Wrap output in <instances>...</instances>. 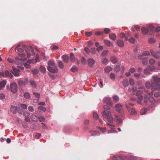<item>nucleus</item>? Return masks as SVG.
I'll list each match as a JSON object with an SVG mask.
<instances>
[{"instance_id": "51", "label": "nucleus", "mask_w": 160, "mask_h": 160, "mask_svg": "<svg viewBox=\"0 0 160 160\" xmlns=\"http://www.w3.org/2000/svg\"><path fill=\"white\" fill-rule=\"evenodd\" d=\"M88 47H91L93 45V43L91 41H89L88 42Z\"/></svg>"}, {"instance_id": "31", "label": "nucleus", "mask_w": 160, "mask_h": 160, "mask_svg": "<svg viewBox=\"0 0 160 160\" xmlns=\"http://www.w3.org/2000/svg\"><path fill=\"white\" fill-rule=\"evenodd\" d=\"M147 111V109L146 108H144L141 109L140 111V114L141 115L145 114Z\"/></svg>"}, {"instance_id": "26", "label": "nucleus", "mask_w": 160, "mask_h": 160, "mask_svg": "<svg viewBox=\"0 0 160 160\" xmlns=\"http://www.w3.org/2000/svg\"><path fill=\"white\" fill-rule=\"evenodd\" d=\"M145 86L148 88H150L151 87H152V83H150L149 82H147L145 83Z\"/></svg>"}, {"instance_id": "60", "label": "nucleus", "mask_w": 160, "mask_h": 160, "mask_svg": "<svg viewBox=\"0 0 160 160\" xmlns=\"http://www.w3.org/2000/svg\"><path fill=\"white\" fill-rule=\"evenodd\" d=\"M38 109H39L41 110H42V111L44 112L46 111V108H45L44 107H42V106H39L38 107Z\"/></svg>"}, {"instance_id": "23", "label": "nucleus", "mask_w": 160, "mask_h": 160, "mask_svg": "<svg viewBox=\"0 0 160 160\" xmlns=\"http://www.w3.org/2000/svg\"><path fill=\"white\" fill-rule=\"evenodd\" d=\"M6 81H2L0 82V89H1L2 88L4 87L6 84Z\"/></svg>"}, {"instance_id": "41", "label": "nucleus", "mask_w": 160, "mask_h": 160, "mask_svg": "<svg viewBox=\"0 0 160 160\" xmlns=\"http://www.w3.org/2000/svg\"><path fill=\"white\" fill-rule=\"evenodd\" d=\"M109 51L108 50H105L103 51L101 55L102 56L104 57L106 56L108 54Z\"/></svg>"}, {"instance_id": "6", "label": "nucleus", "mask_w": 160, "mask_h": 160, "mask_svg": "<svg viewBox=\"0 0 160 160\" xmlns=\"http://www.w3.org/2000/svg\"><path fill=\"white\" fill-rule=\"evenodd\" d=\"M148 90L145 89L144 87H141L138 88V90L137 92L136 95H138V94L141 95L144 92H148Z\"/></svg>"}, {"instance_id": "20", "label": "nucleus", "mask_w": 160, "mask_h": 160, "mask_svg": "<svg viewBox=\"0 0 160 160\" xmlns=\"http://www.w3.org/2000/svg\"><path fill=\"white\" fill-rule=\"evenodd\" d=\"M126 158H124V159L128 160H137V158L136 157L131 156L128 157H126Z\"/></svg>"}, {"instance_id": "35", "label": "nucleus", "mask_w": 160, "mask_h": 160, "mask_svg": "<svg viewBox=\"0 0 160 160\" xmlns=\"http://www.w3.org/2000/svg\"><path fill=\"white\" fill-rule=\"evenodd\" d=\"M18 83L19 86H24L23 81L22 80L19 79L18 82Z\"/></svg>"}, {"instance_id": "36", "label": "nucleus", "mask_w": 160, "mask_h": 160, "mask_svg": "<svg viewBox=\"0 0 160 160\" xmlns=\"http://www.w3.org/2000/svg\"><path fill=\"white\" fill-rule=\"evenodd\" d=\"M19 46V45L18 46L16 47V49L17 50V51L19 52H23L24 51V50L23 49H22V48H18V47Z\"/></svg>"}, {"instance_id": "22", "label": "nucleus", "mask_w": 160, "mask_h": 160, "mask_svg": "<svg viewBox=\"0 0 160 160\" xmlns=\"http://www.w3.org/2000/svg\"><path fill=\"white\" fill-rule=\"evenodd\" d=\"M118 61V59L115 56H112L111 58V62L113 63H116Z\"/></svg>"}, {"instance_id": "30", "label": "nucleus", "mask_w": 160, "mask_h": 160, "mask_svg": "<svg viewBox=\"0 0 160 160\" xmlns=\"http://www.w3.org/2000/svg\"><path fill=\"white\" fill-rule=\"evenodd\" d=\"M148 59L147 58L145 57L143 58L142 63L144 65H146L148 63Z\"/></svg>"}, {"instance_id": "16", "label": "nucleus", "mask_w": 160, "mask_h": 160, "mask_svg": "<svg viewBox=\"0 0 160 160\" xmlns=\"http://www.w3.org/2000/svg\"><path fill=\"white\" fill-rule=\"evenodd\" d=\"M31 118L32 120L34 122H37L38 120V117L34 114L31 115Z\"/></svg>"}, {"instance_id": "38", "label": "nucleus", "mask_w": 160, "mask_h": 160, "mask_svg": "<svg viewBox=\"0 0 160 160\" xmlns=\"http://www.w3.org/2000/svg\"><path fill=\"white\" fill-rule=\"evenodd\" d=\"M143 73L145 74H150L149 69H148V67L146 68L144 70Z\"/></svg>"}, {"instance_id": "7", "label": "nucleus", "mask_w": 160, "mask_h": 160, "mask_svg": "<svg viewBox=\"0 0 160 160\" xmlns=\"http://www.w3.org/2000/svg\"><path fill=\"white\" fill-rule=\"evenodd\" d=\"M125 106L130 114L132 115L136 113V110L134 108H131L129 105L127 104H125Z\"/></svg>"}, {"instance_id": "29", "label": "nucleus", "mask_w": 160, "mask_h": 160, "mask_svg": "<svg viewBox=\"0 0 160 160\" xmlns=\"http://www.w3.org/2000/svg\"><path fill=\"white\" fill-rule=\"evenodd\" d=\"M58 62L59 67L61 69H62L64 68V65L62 62L60 61H58Z\"/></svg>"}, {"instance_id": "58", "label": "nucleus", "mask_w": 160, "mask_h": 160, "mask_svg": "<svg viewBox=\"0 0 160 160\" xmlns=\"http://www.w3.org/2000/svg\"><path fill=\"white\" fill-rule=\"evenodd\" d=\"M140 73H135L134 74V76L137 79H139L140 76Z\"/></svg>"}, {"instance_id": "2", "label": "nucleus", "mask_w": 160, "mask_h": 160, "mask_svg": "<svg viewBox=\"0 0 160 160\" xmlns=\"http://www.w3.org/2000/svg\"><path fill=\"white\" fill-rule=\"evenodd\" d=\"M103 108L105 110L102 112V115L104 118H106L109 122L110 120V107L109 106L106 105H104Z\"/></svg>"}, {"instance_id": "46", "label": "nucleus", "mask_w": 160, "mask_h": 160, "mask_svg": "<svg viewBox=\"0 0 160 160\" xmlns=\"http://www.w3.org/2000/svg\"><path fill=\"white\" fill-rule=\"evenodd\" d=\"M24 98L26 99H28L30 97V94L28 92H25L24 94Z\"/></svg>"}, {"instance_id": "15", "label": "nucleus", "mask_w": 160, "mask_h": 160, "mask_svg": "<svg viewBox=\"0 0 160 160\" xmlns=\"http://www.w3.org/2000/svg\"><path fill=\"white\" fill-rule=\"evenodd\" d=\"M62 58L64 62L67 63L69 61V57L66 55H63L62 57Z\"/></svg>"}, {"instance_id": "57", "label": "nucleus", "mask_w": 160, "mask_h": 160, "mask_svg": "<svg viewBox=\"0 0 160 160\" xmlns=\"http://www.w3.org/2000/svg\"><path fill=\"white\" fill-rule=\"evenodd\" d=\"M135 71V69L134 68H131L129 69V72L131 73H133Z\"/></svg>"}, {"instance_id": "34", "label": "nucleus", "mask_w": 160, "mask_h": 160, "mask_svg": "<svg viewBox=\"0 0 160 160\" xmlns=\"http://www.w3.org/2000/svg\"><path fill=\"white\" fill-rule=\"evenodd\" d=\"M150 52L148 51H145L143 52L142 55L144 56H149L150 55Z\"/></svg>"}, {"instance_id": "56", "label": "nucleus", "mask_w": 160, "mask_h": 160, "mask_svg": "<svg viewBox=\"0 0 160 160\" xmlns=\"http://www.w3.org/2000/svg\"><path fill=\"white\" fill-rule=\"evenodd\" d=\"M85 51L88 54H89L90 52V50L87 47L84 48Z\"/></svg>"}, {"instance_id": "64", "label": "nucleus", "mask_w": 160, "mask_h": 160, "mask_svg": "<svg viewBox=\"0 0 160 160\" xmlns=\"http://www.w3.org/2000/svg\"><path fill=\"white\" fill-rule=\"evenodd\" d=\"M154 96L156 98L160 96V92H156L154 94Z\"/></svg>"}, {"instance_id": "1", "label": "nucleus", "mask_w": 160, "mask_h": 160, "mask_svg": "<svg viewBox=\"0 0 160 160\" xmlns=\"http://www.w3.org/2000/svg\"><path fill=\"white\" fill-rule=\"evenodd\" d=\"M152 88L154 90H160V78L157 76H152L151 80Z\"/></svg>"}, {"instance_id": "42", "label": "nucleus", "mask_w": 160, "mask_h": 160, "mask_svg": "<svg viewBox=\"0 0 160 160\" xmlns=\"http://www.w3.org/2000/svg\"><path fill=\"white\" fill-rule=\"evenodd\" d=\"M116 35L114 33H112L111 35V39L113 40H116Z\"/></svg>"}, {"instance_id": "43", "label": "nucleus", "mask_w": 160, "mask_h": 160, "mask_svg": "<svg viewBox=\"0 0 160 160\" xmlns=\"http://www.w3.org/2000/svg\"><path fill=\"white\" fill-rule=\"evenodd\" d=\"M104 70L106 73H109L110 71V67L108 66L104 68Z\"/></svg>"}, {"instance_id": "12", "label": "nucleus", "mask_w": 160, "mask_h": 160, "mask_svg": "<svg viewBox=\"0 0 160 160\" xmlns=\"http://www.w3.org/2000/svg\"><path fill=\"white\" fill-rule=\"evenodd\" d=\"M22 47L25 49L26 52H28L30 49H31L32 52L33 51V49H32V47L31 46L28 47L25 45H22Z\"/></svg>"}, {"instance_id": "25", "label": "nucleus", "mask_w": 160, "mask_h": 160, "mask_svg": "<svg viewBox=\"0 0 160 160\" xmlns=\"http://www.w3.org/2000/svg\"><path fill=\"white\" fill-rule=\"evenodd\" d=\"M148 100L149 102L152 104H154L155 103L156 101L153 98V97L151 96L150 97L148 98Z\"/></svg>"}, {"instance_id": "28", "label": "nucleus", "mask_w": 160, "mask_h": 160, "mask_svg": "<svg viewBox=\"0 0 160 160\" xmlns=\"http://www.w3.org/2000/svg\"><path fill=\"white\" fill-rule=\"evenodd\" d=\"M123 85L125 87H127L128 85V79H124L122 81Z\"/></svg>"}, {"instance_id": "24", "label": "nucleus", "mask_w": 160, "mask_h": 160, "mask_svg": "<svg viewBox=\"0 0 160 160\" xmlns=\"http://www.w3.org/2000/svg\"><path fill=\"white\" fill-rule=\"evenodd\" d=\"M112 99L115 102H118L119 101V98L117 95H114L112 96Z\"/></svg>"}, {"instance_id": "47", "label": "nucleus", "mask_w": 160, "mask_h": 160, "mask_svg": "<svg viewBox=\"0 0 160 160\" xmlns=\"http://www.w3.org/2000/svg\"><path fill=\"white\" fill-rule=\"evenodd\" d=\"M33 95L35 96V98H39L40 97V94L39 93L35 92H33Z\"/></svg>"}, {"instance_id": "53", "label": "nucleus", "mask_w": 160, "mask_h": 160, "mask_svg": "<svg viewBox=\"0 0 160 160\" xmlns=\"http://www.w3.org/2000/svg\"><path fill=\"white\" fill-rule=\"evenodd\" d=\"M78 70V68L76 67H72L71 68V70L72 72H75L77 71Z\"/></svg>"}, {"instance_id": "48", "label": "nucleus", "mask_w": 160, "mask_h": 160, "mask_svg": "<svg viewBox=\"0 0 160 160\" xmlns=\"http://www.w3.org/2000/svg\"><path fill=\"white\" fill-rule=\"evenodd\" d=\"M93 117L94 119H97L99 117L97 113L94 112L93 113Z\"/></svg>"}, {"instance_id": "49", "label": "nucleus", "mask_w": 160, "mask_h": 160, "mask_svg": "<svg viewBox=\"0 0 160 160\" xmlns=\"http://www.w3.org/2000/svg\"><path fill=\"white\" fill-rule=\"evenodd\" d=\"M104 42L105 44L108 46L109 47L110 46V42L109 41L107 40H104Z\"/></svg>"}, {"instance_id": "9", "label": "nucleus", "mask_w": 160, "mask_h": 160, "mask_svg": "<svg viewBox=\"0 0 160 160\" xmlns=\"http://www.w3.org/2000/svg\"><path fill=\"white\" fill-rule=\"evenodd\" d=\"M88 64L90 67H92L95 64V60L92 58H89L87 60Z\"/></svg>"}, {"instance_id": "19", "label": "nucleus", "mask_w": 160, "mask_h": 160, "mask_svg": "<svg viewBox=\"0 0 160 160\" xmlns=\"http://www.w3.org/2000/svg\"><path fill=\"white\" fill-rule=\"evenodd\" d=\"M29 82L30 83V84L31 86L34 88H36L37 86V84L36 82L32 80H31L29 81Z\"/></svg>"}, {"instance_id": "37", "label": "nucleus", "mask_w": 160, "mask_h": 160, "mask_svg": "<svg viewBox=\"0 0 160 160\" xmlns=\"http://www.w3.org/2000/svg\"><path fill=\"white\" fill-rule=\"evenodd\" d=\"M90 52L92 54H95L96 53V48H91Z\"/></svg>"}, {"instance_id": "17", "label": "nucleus", "mask_w": 160, "mask_h": 160, "mask_svg": "<svg viewBox=\"0 0 160 160\" xmlns=\"http://www.w3.org/2000/svg\"><path fill=\"white\" fill-rule=\"evenodd\" d=\"M103 102L109 105L110 103V98L107 97H105L103 99Z\"/></svg>"}, {"instance_id": "44", "label": "nucleus", "mask_w": 160, "mask_h": 160, "mask_svg": "<svg viewBox=\"0 0 160 160\" xmlns=\"http://www.w3.org/2000/svg\"><path fill=\"white\" fill-rule=\"evenodd\" d=\"M129 82L130 84L131 85H134L135 84V82L134 80L132 78H130L129 80Z\"/></svg>"}, {"instance_id": "33", "label": "nucleus", "mask_w": 160, "mask_h": 160, "mask_svg": "<svg viewBox=\"0 0 160 160\" xmlns=\"http://www.w3.org/2000/svg\"><path fill=\"white\" fill-rule=\"evenodd\" d=\"M120 69V67L118 65H117L113 69L114 71L116 72H118Z\"/></svg>"}, {"instance_id": "52", "label": "nucleus", "mask_w": 160, "mask_h": 160, "mask_svg": "<svg viewBox=\"0 0 160 160\" xmlns=\"http://www.w3.org/2000/svg\"><path fill=\"white\" fill-rule=\"evenodd\" d=\"M103 49V47L102 46H99L96 49V50H97L98 52H99L100 51L102 50Z\"/></svg>"}, {"instance_id": "62", "label": "nucleus", "mask_w": 160, "mask_h": 160, "mask_svg": "<svg viewBox=\"0 0 160 160\" xmlns=\"http://www.w3.org/2000/svg\"><path fill=\"white\" fill-rule=\"evenodd\" d=\"M129 42L132 43H134L135 42V39L132 37L131 38L129 39Z\"/></svg>"}, {"instance_id": "3", "label": "nucleus", "mask_w": 160, "mask_h": 160, "mask_svg": "<svg viewBox=\"0 0 160 160\" xmlns=\"http://www.w3.org/2000/svg\"><path fill=\"white\" fill-rule=\"evenodd\" d=\"M10 91L13 93H16L17 92V85L15 82H13L10 85Z\"/></svg>"}, {"instance_id": "59", "label": "nucleus", "mask_w": 160, "mask_h": 160, "mask_svg": "<svg viewBox=\"0 0 160 160\" xmlns=\"http://www.w3.org/2000/svg\"><path fill=\"white\" fill-rule=\"evenodd\" d=\"M108 59L106 58H104L102 60V62L104 64H106L108 62Z\"/></svg>"}, {"instance_id": "61", "label": "nucleus", "mask_w": 160, "mask_h": 160, "mask_svg": "<svg viewBox=\"0 0 160 160\" xmlns=\"http://www.w3.org/2000/svg\"><path fill=\"white\" fill-rule=\"evenodd\" d=\"M103 33V32L101 31H97L95 32V34L98 36L101 35Z\"/></svg>"}, {"instance_id": "39", "label": "nucleus", "mask_w": 160, "mask_h": 160, "mask_svg": "<svg viewBox=\"0 0 160 160\" xmlns=\"http://www.w3.org/2000/svg\"><path fill=\"white\" fill-rule=\"evenodd\" d=\"M38 120L40 122H43L45 120V119L44 117L42 116H40L39 117H38Z\"/></svg>"}, {"instance_id": "21", "label": "nucleus", "mask_w": 160, "mask_h": 160, "mask_svg": "<svg viewBox=\"0 0 160 160\" xmlns=\"http://www.w3.org/2000/svg\"><path fill=\"white\" fill-rule=\"evenodd\" d=\"M142 33L143 34H147L148 32V30L146 28H142L141 29Z\"/></svg>"}, {"instance_id": "54", "label": "nucleus", "mask_w": 160, "mask_h": 160, "mask_svg": "<svg viewBox=\"0 0 160 160\" xmlns=\"http://www.w3.org/2000/svg\"><path fill=\"white\" fill-rule=\"evenodd\" d=\"M7 60L8 62L11 63H14L15 62V60L11 58H8Z\"/></svg>"}, {"instance_id": "8", "label": "nucleus", "mask_w": 160, "mask_h": 160, "mask_svg": "<svg viewBox=\"0 0 160 160\" xmlns=\"http://www.w3.org/2000/svg\"><path fill=\"white\" fill-rule=\"evenodd\" d=\"M114 107L116 111L119 113H121L123 111L122 106L121 104H117Z\"/></svg>"}, {"instance_id": "63", "label": "nucleus", "mask_w": 160, "mask_h": 160, "mask_svg": "<svg viewBox=\"0 0 160 160\" xmlns=\"http://www.w3.org/2000/svg\"><path fill=\"white\" fill-rule=\"evenodd\" d=\"M110 30L108 28H105L104 30V32L105 34H107L108 33L110 32Z\"/></svg>"}, {"instance_id": "40", "label": "nucleus", "mask_w": 160, "mask_h": 160, "mask_svg": "<svg viewBox=\"0 0 160 160\" xmlns=\"http://www.w3.org/2000/svg\"><path fill=\"white\" fill-rule=\"evenodd\" d=\"M155 61L153 58H150L149 60V63L151 65H153L155 63Z\"/></svg>"}, {"instance_id": "50", "label": "nucleus", "mask_w": 160, "mask_h": 160, "mask_svg": "<svg viewBox=\"0 0 160 160\" xmlns=\"http://www.w3.org/2000/svg\"><path fill=\"white\" fill-rule=\"evenodd\" d=\"M155 40L152 38H150L149 39L148 42L150 43H153L155 42Z\"/></svg>"}, {"instance_id": "55", "label": "nucleus", "mask_w": 160, "mask_h": 160, "mask_svg": "<svg viewBox=\"0 0 160 160\" xmlns=\"http://www.w3.org/2000/svg\"><path fill=\"white\" fill-rule=\"evenodd\" d=\"M148 68L149 70H152L155 69V67L154 66H148Z\"/></svg>"}, {"instance_id": "27", "label": "nucleus", "mask_w": 160, "mask_h": 160, "mask_svg": "<svg viewBox=\"0 0 160 160\" xmlns=\"http://www.w3.org/2000/svg\"><path fill=\"white\" fill-rule=\"evenodd\" d=\"M5 75L7 77H9L11 78L13 77L11 73H10L8 71H6L5 72Z\"/></svg>"}, {"instance_id": "10", "label": "nucleus", "mask_w": 160, "mask_h": 160, "mask_svg": "<svg viewBox=\"0 0 160 160\" xmlns=\"http://www.w3.org/2000/svg\"><path fill=\"white\" fill-rule=\"evenodd\" d=\"M117 44L120 47H123L124 45L123 41L120 39L117 40Z\"/></svg>"}, {"instance_id": "13", "label": "nucleus", "mask_w": 160, "mask_h": 160, "mask_svg": "<svg viewBox=\"0 0 160 160\" xmlns=\"http://www.w3.org/2000/svg\"><path fill=\"white\" fill-rule=\"evenodd\" d=\"M17 108L16 106H13L12 105L10 108V111L13 113L15 114L17 112Z\"/></svg>"}, {"instance_id": "18", "label": "nucleus", "mask_w": 160, "mask_h": 160, "mask_svg": "<svg viewBox=\"0 0 160 160\" xmlns=\"http://www.w3.org/2000/svg\"><path fill=\"white\" fill-rule=\"evenodd\" d=\"M90 132L92 136H95L100 134V132L97 131H91Z\"/></svg>"}, {"instance_id": "11", "label": "nucleus", "mask_w": 160, "mask_h": 160, "mask_svg": "<svg viewBox=\"0 0 160 160\" xmlns=\"http://www.w3.org/2000/svg\"><path fill=\"white\" fill-rule=\"evenodd\" d=\"M19 70L18 69L15 68H13L12 72L15 76L17 77L19 75Z\"/></svg>"}, {"instance_id": "32", "label": "nucleus", "mask_w": 160, "mask_h": 160, "mask_svg": "<svg viewBox=\"0 0 160 160\" xmlns=\"http://www.w3.org/2000/svg\"><path fill=\"white\" fill-rule=\"evenodd\" d=\"M48 67H52L54 66H55V63L53 61H49L48 63Z\"/></svg>"}, {"instance_id": "5", "label": "nucleus", "mask_w": 160, "mask_h": 160, "mask_svg": "<svg viewBox=\"0 0 160 160\" xmlns=\"http://www.w3.org/2000/svg\"><path fill=\"white\" fill-rule=\"evenodd\" d=\"M47 69L50 72L53 73H56L58 72L57 67L55 65L52 67H48Z\"/></svg>"}, {"instance_id": "45", "label": "nucleus", "mask_w": 160, "mask_h": 160, "mask_svg": "<svg viewBox=\"0 0 160 160\" xmlns=\"http://www.w3.org/2000/svg\"><path fill=\"white\" fill-rule=\"evenodd\" d=\"M40 71L42 72H44L46 70V69L45 67L42 66H40Z\"/></svg>"}, {"instance_id": "4", "label": "nucleus", "mask_w": 160, "mask_h": 160, "mask_svg": "<svg viewBox=\"0 0 160 160\" xmlns=\"http://www.w3.org/2000/svg\"><path fill=\"white\" fill-rule=\"evenodd\" d=\"M150 52L151 55L155 58L157 59H159L160 58V51H155L151 49Z\"/></svg>"}, {"instance_id": "14", "label": "nucleus", "mask_w": 160, "mask_h": 160, "mask_svg": "<svg viewBox=\"0 0 160 160\" xmlns=\"http://www.w3.org/2000/svg\"><path fill=\"white\" fill-rule=\"evenodd\" d=\"M126 157L124 156H114L112 158V160H119L120 159L124 160V158H126Z\"/></svg>"}]
</instances>
